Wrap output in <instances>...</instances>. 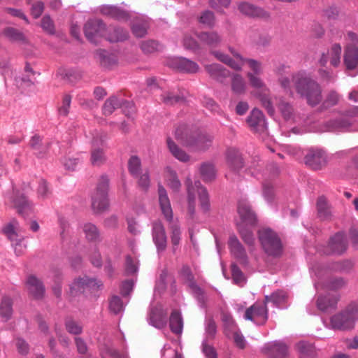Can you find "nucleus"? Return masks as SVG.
Returning a JSON list of instances; mask_svg holds the SVG:
<instances>
[{
  "mask_svg": "<svg viewBox=\"0 0 358 358\" xmlns=\"http://www.w3.org/2000/svg\"><path fill=\"white\" fill-rule=\"evenodd\" d=\"M141 49L145 54L152 53L159 49V44L152 40L145 41L141 43Z\"/></svg>",
  "mask_w": 358,
  "mask_h": 358,
  "instance_id": "obj_62",
  "label": "nucleus"
},
{
  "mask_svg": "<svg viewBox=\"0 0 358 358\" xmlns=\"http://www.w3.org/2000/svg\"><path fill=\"white\" fill-rule=\"evenodd\" d=\"M134 282L132 280H126L122 281L119 285V293L123 298L129 299V296L133 291Z\"/></svg>",
  "mask_w": 358,
  "mask_h": 358,
  "instance_id": "obj_58",
  "label": "nucleus"
},
{
  "mask_svg": "<svg viewBox=\"0 0 358 358\" xmlns=\"http://www.w3.org/2000/svg\"><path fill=\"white\" fill-rule=\"evenodd\" d=\"M287 295L286 292L282 290H278L270 296H265L264 303H272L277 307H281L287 301Z\"/></svg>",
  "mask_w": 358,
  "mask_h": 358,
  "instance_id": "obj_43",
  "label": "nucleus"
},
{
  "mask_svg": "<svg viewBox=\"0 0 358 358\" xmlns=\"http://www.w3.org/2000/svg\"><path fill=\"white\" fill-rule=\"evenodd\" d=\"M258 96L262 103V105L267 110L268 115L273 116L275 114V109L269 96L266 94H259Z\"/></svg>",
  "mask_w": 358,
  "mask_h": 358,
  "instance_id": "obj_61",
  "label": "nucleus"
},
{
  "mask_svg": "<svg viewBox=\"0 0 358 358\" xmlns=\"http://www.w3.org/2000/svg\"><path fill=\"white\" fill-rule=\"evenodd\" d=\"M238 8L240 12L248 17L268 18L269 13L260 7L254 6L248 2H242L238 4Z\"/></svg>",
  "mask_w": 358,
  "mask_h": 358,
  "instance_id": "obj_24",
  "label": "nucleus"
},
{
  "mask_svg": "<svg viewBox=\"0 0 358 358\" xmlns=\"http://www.w3.org/2000/svg\"><path fill=\"white\" fill-rule=\"evenodd\" d=\"M26 285L29 294L36 299H42L45 293L43 282L34 275H30L26 280Z\"/></svg>",
  "mask_w": 358,
  "mask_h": 358,
  "instance_id": "obj_21",
  "label": "nucleus"
},
{
  "mask_svg": "<svg viewBox=\"0 0 358 358\" xmlns=\"http://www.w3.org/2000/svg\"><path fill=\"white\" fill-rule=\"evenodd\" d=\"M347 249V240L343 233L338 232L333 236L326 247L319 251L324 255H341Z\"/></svg>",
  "mask_w": 358,
  "mask_h": 358,
  "instance_id": "obj_13",
  "label": "nucleus"
},
{
  "mask_svg": "<svg viewBox=\"0 0 358 358\" xmlns=\"http://www.w3.org/2000/svg\"><path fill=\"white\" fill-rule=\"evenodd\" d=\"M169 326L172 332L179 334L182 331V319L178 311L172 312L170 316Z\"/></svg>",
  "mask_w": 358,
  "mask_h": 358,
  "instance_id": "obj_46",
  "label": "nucleus"
},
{
  "mask_svg": "<svg viewBox=\"0 0 358 358\" xmlns=\"http://www.w3.org/2000/svg\"><path fill=\"white\" fill-rule=\"evenodd\" d=\"M90 154V162L92 166L99 167L106 162V145L103 140H101L100 145L96 143V140L93 142Z\"/></svg>",
  "mask_w": 358,
  "mask_h": 358,
  "instance_id": "obj_19",
  "label": "nucleus"
},
{
  "mask_svg": "<svg viewBox=\"0 0 358 358\" xmlns=\"http://www.w3.org/2000/svg\"><path fill=\"white\" fill-rule=\"evenodd\" d=\"M300 358H312L316 355L315 347L310 343L300 341L296 345Z\"/></svg>",
  "mask_w": 358,
  "mask_h": 358,
  "instance_id": "obj_41",
  "label": "nucleus"
},
{
  "mask_svg": "<svg viewBox=\"0 0 358 358\" xmlns=\"http://www.w3.org/2000/svg\"><path fill=\"white\" fill-rule=\"evenodd\" d=\"M159 203L162 214L169 223V229L171 234V240L173 245H179L181 239V230L178 221L173 220V214L171 202L168 196L166 190L162 185H158Z\"/></svg>",
  "mask_w": 358,
  "mask_h": 358,
  "instance_id": "obj_3",
  "label": "nucleus"
},
{
  "mask_svg": "<svg viewBox=\"0 0 358 358\" xmlns=\"http://www.w3.org/2000/svg\"><path fill=\"white\" fill-rule=\"evenodd\" d=\"M166 143L169 150L176 159L182 162H187L189 160V155L185 150L179 148L171 138H167Z\"/></svg>",
  "mask_w": 358,
  "mask_h": 358,
  "instance_id": "obj_35",
  "label": "nucleus"
},
{
  "mask_svg": "<svg viewBox=\"0 0 358 358\" xmlns=\"http://www.w3.org/2000/svg\"><path fill=\"white\" fill-rule=\"evenodd\" d=\"M115 106L120 107L122 109V111L128 117H131L136 111L134 103L129 101H124L120 103H116L113 100V108Z\"/></svg>",
  "mask_w": 358,
  "mask_h": 358,
  "instance_id": "obj_54",
  "label": "nucleus"
},
{
  "mask_svg": "<svg viewBox=\"0 0 358 358\" xmlns=\"http://www.w3.org/2000/svg\"><path fill=\"white\" fill-rule=\"evenodd\" d=\"M279 82L281 87L291 95L293 94L292 88L294 87L300 96L305 99L311 106H317L322 99L320 84L304 71L293 74L292 79L281 77Z\"/></svg>",
  "mask_w": 358,
  "mask_h": 358,
  "instance_id": "obj_1",
  "label": "nucleus"
},
{
  "mask_svg": "<svg viewBox=\"0 0 358 358\" xmlns=\"http://www.w3.org/2000/svg\"><path fill=\"white\" fill-rule=\"evenodd\" d=\"M259 239L265 251L268 255L279 256L282 251L281 241L277 234L270 229H262L259 231Z\"/></svg>",
  "mask_w": 358,
  "mask_h": 358,
  "instance_id": "obj_7",
  "label": "nucleus"
},
{
  "mask_svg": "<svg viewBox=\"0 0 358 358\" xmlns=\"http://www.w3.org/2000/svg\"><path fill=\"white\" fill-rule=\"evenodd\" d=\"M229 51L234 56V59L221 51H212L211 53L217 60L230 68L236 71H241L245 64V58L242 57L234 48L229 47Z\"/></svg>",
  "mask_w": 358,
  "mask_h": 358,
  "instance_id": "obj_12",
  "label": "nucleus"
},
{
  "mask_svg": "<svg viewBox=\"0 0 358 358\" xmlns=\"http://www.w3.org/2000/svg\"><path fill=\"white\" fill-rule=\"evenodd\" d=\"M152 235L157 251H164L166 248L167 239L165 229L161 222H153Z\"/></svg>",
  "mask_w": 358,
  "mask_h": 358,
  "instance_id": "obj_20",
  "label": "nucleus"
},
{
  "mask_svg": "<svg viewBox=\"0 0 358 358\" xmlns=\"http://www.w3.org/2000/svg\"><path fill=\"white\" fill-rule=\"evenodd\" d=\"M194 187L199 194L201 209L203 212H208L210 210V203L206 189L201 185L199 181H196Z\"/></svg>",
  "mask_w": 358,
  "mask_h": 358,
  "instance_id": "obj_39",
  "label": "nucleus"
},
{
  "mask_svg": "<svg viewBox=\"0 0 358 358\" xmlns=\"http://www.w3.org/2000/svg\"><path fill=\"white\" fill-rule=\"evenodd\" d=\"M18 227V222L16 220H13L3 229V233L13 243L23 240V236L19 235L17 231Z\"/></svg>",
  "mask_w": 358,
  "mask_h": 358,
  "instance_id": "obj_37",
  "label": "nucleus"
},
{
  "mask_svg": "<svg viewBox=\"0 0 358 358\" xmlns=\"http://www.w3.org/2000/svg\"><path fill=\"white\" fill-rule=\"evenodd\" d=\"M205 338L202 342V352L206 358H217V354L213 346L208 344V341L215 338L217 333V325L212 317H206L204 322Z\"/></svg>",
  "mask_w": 358,
  "mask_h": 358,
  "instance_id": "obj_10",
  "label": "nucleus"
},
{
  "mask_svg": "<svg viewBox=\"0 0 358 358\" xmlns=\"http://www.w3.org/2000/svg\"><path fill=\"white\" fill-rule=\"evenodd\" d=\"M188 201V213L192 217L195 213V189L189 178L186 180Z\"/></svg>",
  "mask_w": 358,
  "mask_h": 358,
  "instance_id": "obj_45",
  "label": "nucleus"
},
{
  "mask_svg": "<svg viewBox=\"0 0 358 358\" xmlns=\"http://www.w3.org/2000/svg\"><path fill=\"white\" fill-rule=\"evenodd\" d=\"M103 286L101 281L95 278H90L87 275L80 277L76 279L70 287L71 294L77 295L78 294H85V295H96V292L100 287Z\"/></svg>",
  "mask_w": 358,
  "mask_h": 358,
  "instance_id": "obj_8",
  "label": "nucleus"
},
{
  "mask_svg": "<svg viewBox=\"0 0 358 358\" xmlns=\"http://www.w3.org/2000/svg\"><path fill=\"white\" fill-rule=\"evenodd\" d=\"M317 209L318 216L322 220H327L331 216V210L324 197H320L317 201Z\"/></svg>",
  "mask_w": 358,
  "mask_h": 358,
  "instance_id": "obj_51",
  "label": "nucleus"
},
{
  "mask_svg": "<svg viewBox=\"0 0 358 358\" xmlns=\"http://www.w3.org/2000/svg\"><path fill=\"white\" fill-rule=\"evenodd\" d=\"M199 173L201 178L205 182H211L216 177V170L213 164L204 162L201 164Z\"/></svg>",
  "mask_w": 358,
  "mask_h": 358,
  "instance_id": "obj_38",
  "label": "nucleus"
},
{
  "mask_svg": "<svg viewBox=\"0 0 358 358\" xmlns=\"http://www.w3.org/2000/svg\"><path fill=\"white\" fill-rule=\"evenodd\" d=\"M351 123L345 118L331 120L326 122L324 131H348Z\"/></svg>",
  "mask_w": 358,
  "mask_h": 358,
  "instance_id": "obj_32",
  "label": "nucleus"
},
{
  "mask_svg": "<svg viewBox=\"0 0 358 358\" xmlns=\"http://www.w3.org/2000/svg\"><path fill=\"white\" fill-rule=\"evenodd\" d=\"M2 36L10 43L25 44L27 38L24 33L13 27H5L1 32Z\"/></svg>",
  "mask_w": 358,
  "mask_h": 358,
  "instance_id": "obj_26",
  "label": "nucleus"
},
{
  "mask_svg": "<svg viewBox=\"0 0 358 358\" xmlns=\"http://www.w3.org/2000/svg\"><path fill=\"white\" fill-rule=\"evenodd\" d=\"M106 31V24L97 18L89 20L84 26V33L91 43L97 44L99 38L104 36Z\"/></svg>",
  "mask_w": 358,
  "mask_h": 358,
  "instance_id": "obj_11",
  "label": "nucleus"
},
{
  "mask_svg": "<svg viewBox=\"0 0 358 358\" xmlns=\"http://www.w3.org/2000/svg\"><path fill=\"white\" fill-rule=\"evenodd\" d=\"M128 170L129 173L134 177L137 176L144 171L142 169L141 160L136 156H131L128 161Z\"/></svg>",
  "mask_w": 358,
  "mask_h": 358,
  "instance_id": "obj_47",
  "label": "nucleus"
},
{
  "mask_svg": "<svg viewBox=\"0 0 358 358\" xmlns=\"http://www.w3.org/2000/svg\"><path fill=\"white\" fill-rule=\"evenodd\" d=\"M42 29L50 35L55 33L54 22L49 15H45L41 20Z\"/></svg>",
  "mask_w": 358,
  "mask_h": 358,
  "instance_id": "obj_63",
  "label": "nucleus"
},
{
  "mask_svg": "<svg viewBox=\"0 0 358 358\" xmlns=\"http://www.w3.org/2000/svg\"><path fill=\"white\" fill-rule=\"evenodd\" d=\"M134 178L137 180L138 186L141 190L145 192L148 190L150 185V178L148 170H144L143 172L137 176H134Z\"/></svg>",
  "mask_w": 358,
  "mask_h": 358,
  "instance_id": "obj_55",
  "label": "nucleus"
},
{
  "mask_svg": "<svg viewBox=\"0 0 358 358\" xmlns=\"http://www.w3.org/2000/svg\"><path fill=\"white\" fill-rule=\"evenodd\" d=\"M180 275L185 283L187 285L190 289L192 294L197 300L199 306L201 308L206 306V297L203 290L196 284L194 280V275L192 273L191 268L187 265H184L181 268Z\"/></svg>",
  "mask_w": 358,
  "mask_h": 358,
  "instance_id": "obj_9",
  "label": "nucleus"
},
{
  "mask_svg": "<svg viewBox=\"0 0 358 358\" xmlns=\"http://www.w3.org/2000/svg\"><path fill=\"white\" fill-rule=\"evenodd\" d=\"M244 318L259 325L264 324L268 319L266 304L265 303L253 304L245 310Z\"/></svg>",
  "mask_w": 358,
  "mask_h": 358,
  "instance_id": "obj_14",
  "label": "nucleus"
},
{
  "mask_svg": "<svg viewBox=\"0 0 358 358\" xmlns=\"http://www.w3.org/2000/svg\"><path fill=\"white\" fill-rule=\"evenodd\" d=\"M13 300L9 296H3L0 304V315L5 320L10 319L13 314Z\"/></svg>",
  "mask_w": 358,
  "mask_h": 358,
  "instance_id": "obj_40",
  "label": "nucleus"
},
{
  "mask_svg": "<svg viewBox=\"0 0 358 358\" xmlns=\"http://www.w3.org/2000/svg\"><path fill=\"white\" fill-rule=\"evenodd\" d=\"M175 136L185 146L199 152L207 150L213 141L212 135L205 132H192L185 126L178 127L175 131Z\"/></svg>",
  "mask_w": 358,
  "mask_h": 358,
  "instance_id": "obj_2",
  "label": "nucleus"
},
{
  "mask_svg": "<svg viewBox=\"0 0 358 358\" xmlns=\"http://www.w3.org/2000/svg\"><path fill=\"white\" fill-rule=\"evenodd\" d=\"M305 164L313 170H319L327 164L326 153L320 149H310L304 157Z\"/></svg>",
  "mask_w": 358,
  "mask_h": 358,
  "instance_id": "obj_15",
  "label": "nucleus"
},
{
  "mask_svg": "<svg viewBox=\"0 0 358 358\" xmlns=\"http://www.w3.org/2000/svg\"><path fill=\"white\" fill-rule=\"evenodd\" d=\"M262 352L271 358H285L288 354V347L281 341H275L264 345Z\"/></svg>",
  "mask_w": 358,
  "mask_h": 358,
  "instance_id": "obj_18",
  "label": "nucleus"
},
{
  "mask_svg": "<svg viewBox=\"0 0 358 358\" xmlns=\"http://www.w3.org/2000/svg\"><path fill=\"white\" fill-rule=\"evenodd\" d=\"M343 62L348 70L358 68V47L345 45Z\"/></svg>",
  "mask_w": 358,
  "mask_h": 358,
  "instance_id": "obj_25",
  "label": "nucleus"
},
{
  "mask_svg": "<svg viewBox=\"0 0 358 358\" xmlns=\"http://www.w3.org/2000/svg\"><path fill=\"white\" fill-rule=\"evenodd\" d=\"M66 331L73 335H79L83 331V327L71 317H66L65 320Z\"/></svg>",
  "mask_w": 358,
  "mask_h": 358,
  "instance_id": "obj_57",
  "label": "nucleus"
},
{
  "mask_svg": "<svg viewBox=\"0 0 358 358\" xmlns=\"http://www.w3.org/2000/svg\"><path fill=\"white\" fill-rule=\"evenodd\" d=\"M182 44L185 49L196 52L201 49V43L196 40L191 33H185L182 39Z\"/></svg>",
  "mask_w": 358,
  "mask_h": 358,
  "instance_id": "obj_42",
  "label": "nucleus"
},
{
  "mask_svg": "<svg viewBox=\"0 0 358 358\" xmlns=\"http://www.w3.org/2000/svg\"><path fill=\"white\" fill-rule=\"evenodd\" d=\"M149 26L148 19L145 17H137L134 20L131 29L136 37L142 38L147 34Z\"/></svg>",
  "mask_w": 358,
  "mask_h": 358,
  "instance_id": "obj_30",
  "label": "nucleus"
},
{
  "mask_svg": "<svg viewBox=\"0 0 358 358\" xmlns=\"http://www.w3.org/2000/svg\"><path fill=\"white\" fill-rule=\"evenodd\" d=\"M222 321L224 326V333L227 337H231L232 332L237 330V327L232 316L227 313L222 314Z\"/></svg>",
  "mask_w": 358,
  "mask_h": 358,
  "instance_id": "obj_44",
  "label": "nucleus"
},
{
  "mask_svg": "<svg viewBox=\"0 0 358 358\" xmlns=\"http://www.w3.org/2000/svg\"><path fill=\"white\" fill-rule=\"evenodd\" d=\"M109 177L106 175L101 176L91 198L92 208L94 213L101 214L109 209Z\"/></svg>",
  "mask_w": 358,
  "mask_h": 358,
  "instance_id": "obj_4",
  "label": "nucleus"
},
{
  "mask_svg": "<svg viewBox=\"0 0 358 358\" xmlns=\"http://www.w3.org/2000/svg\"><path fill=\"white\" fill-rule=\"evenodd\" d=\"M338 297L331 294L320 296L317 299V308L323 312L336 308Z\"/></svg>",
  "mask_w": 358,
  "mask_h": 358,
  "instance_id": "obj_34",
  "label": "nucleus"
},
{
  "mask_svg": "<svg viewBox=\"0 0 358 358\" xmlns=\"http://www.w3.org/2000/svg\"><path fill=\"white\" fill-rule=\"evenodd\" d=\"M166 178L168 186L173 191L178 192L180 189L181 183L177 176L176 172L171 169H167Z\"/></svg>",
  "mask_w": 358,
  "mask_h": 358,
  "instance_id": "obj_49",
  "label": "nucleus"
},
{
  "mask_svg": "<svg viewBox=\"0 0 358 358\" xmlns=\"http://www.w3.org/2000/svg\"><path fill=\"white\" fill-rule=\"evenodd\" d=\"M172 66L178 71L190 73L197 72L199 69V65L196 62L185 57L174 59L172 62Z\"/></svg>",
  "mask_w": 358,
  "mask_h": 358,
  "instance_id": "obj_28",
  "label": "nucleus"
},
{
  "mask_svg": "<svg viewBox=\"0 0 358 358\" xmlns=\"http://www.w3.org/2000/svg\"><path fill=\"white\" fill-rule=\"evenodd\" d=\"M238 213L241 220V224L250 226L256 224V215L251 209L250 204L247 201H239L238 205Z\"/></svg>",
  "mask_w": 358,
  "mask_h": 358,
  "instance_id": "obj_23",
  "label": "nucleus"
},
{
  "mask_svg": "<svg viewBox=\"0 0 358 358\" xmlns=\"http://www.w3.org/2000/svg\"><path fill=\"white\" fill-rule=\"evenodd\" d=\"M358 321V304L351 303L342 312L333 315L330 326L333 329L348 330Z\"/></svg>",
  "mask_w": 358,
  "mask_h": 358,
  "instance_id": "obj_5",
  "label": "nucleus"
},
{
  "mask_svg": "<svg viewBox=\"0 0 358 358\" xmlns=\"http://www.w3.org/2000/svg\"><path fill=\"white\" fill-rule=\"evenodd\" d=\"M342 48L339 43H334L329 50L330 63L332 66L337 67L341 63V55Z\"/></svg>",
  "mask_w": 358,
  "mask_h": 358,
  "instance_id": "obj_53",
  "label": "nucleus"
},
{
  "mask_svg": "<svg viewBox=\"0 0 358 358\" xmlns=\"http://www.w3.org/2000/svg\"><path fill=\"white\" fill-rule=\"evenodd\" d=\"M229 166L234 171H238L243 166V162L239 151L235 148H229L227 152Z\"/></svg>",
  "mask_w": 358,
  "mask_h": 358,
  "instance_id": "obj_33",
  "label": "nucleus"
},
{
  "mask_svg": "<svg viewBox=\"0 0 358 358\" xmlns=\"http://www.w3.org/2000/svg\"><path fill=\"white\" fill-rule=\"evenodd\" d=\"M96 54L99 56L101 65L110 69L111 66L110 54L104 49L97 50Z\"/></svg>",
  "mask_w": 358,
  "mask_h": 358,
  "instance_id": "obj_60",
  "label": "nucleus"
},
{
  "mask_svg": "<svg viewBox=\"0 0 358 358\" xmlns=\"http://www.w3.org/2000/svg\"><path fill=\"white\" fill-rule=\"evenodd\" d=\"M82 230L88 241L96 243L101 241L100 232L94 224L90 222L83 224Z\"/></svg>",
  "mask_w": 358,
  "mask_h": 358,
  "instance_id": "obj_36",
  "label": "nucleus"
},
{
  "mask_svg": "<svg viewBox=\"0 0 358 358\" xmlns=\"http://www.w3.org/2000/svg\"><path fill=\"white\" fill-rule=\"evenodd\" d=\"M247 122L251 129L255 131H264L267 127L264 114L257 108H254L251 111L247 118Z\"/></svg>",
  "mask_w": 358,
  "mask_h": 358,
  "instance_id": "obj_22",
  "label": "nucleus"
},
{
  "mask_svg": "<svg viewBox=\"0 0 358 358\" xmlns=\"http://www.w3.org/2000/svg\"><path fill=\"white\" fill-rule=\"evenodd\" d=\"M258 76L252 72L247 73L250 85L257 89H266L264 83Z\"/></svg>",
  "mask_w": 358,
  "mask_h": 358,
  "instance_id": "obj_64",
  "label": "nucleus"
},
{
  "mask_svg": "<svg viewBox=\"0 0 358 358\" xmlns=\"http://www.w3.org/2000/svg\"><path fill=\"white\" fill-rule=\"evenodd\" d=\"M129 301V299L113 295V314L123 312Z\"/></svg>",
  "mask_w": 358,
  "mask_h": 358,
  "instance_id": "obj_59",
  "label": "nucleus"
},
{
  "mask_svg": "<svg viewBox=\"0 0 358 358\" xmlns=\"http://www.w3.org/2000/svg\"><path fill=\"white\" fill-rule=\"evenodd\" d=\"M161 99L164 103L169 106L174 105L185 100L182 95L175 94L173 92L169 91L164 92L161 95Z\"/></svg>",
  "mask_w": 358,
  "mask_h": 358,
  "instance_id": "obj_52",
  "label": "nucleus"
},
{
  "mask_svg": "<svg viewBox=\"0 0 358 358\" xmlns=\"http://www.w3.org/2000/svg\"><path fill=\"white\" fill-rule=\"evenodd\" d=\"M205 69L213 79L220 83L229 76V71L219 64L206 65Z\"/></svg>",
  "mask_w": 358,
  "mask_h": 358,
  "instance_id": "obj_27",
  "label": "nucleus"
},
{
  "mask_svg": "<svg viewBox=\"0 0 358 358\" xmlns=\"http://www.w3.org/2000/svg\"><path fill=\"white\" fill-rule=\"evenodd\" d=\"M5 199L6 203L16 209L17 213L24 217L33 213V203L20 190L13 187L12 192L7 193Z\"/></svg>",
  "mask_w": 358,
  "mask_h": 358,
  "instance_id": "obj_6",
  "label": "nucleus"
},
{
  "mask_svg": "<svg viewBox=\"0 0 358 358\" xmlns=\"http://www.w3.org/2000/svg\"><path fill=\"white\" fill-rule=\"evenodd\" d=\"M228 245L231 255L236 259L240 264L248 266L249 263L248 257L245 249L238 238L234 235L231 236L229 239Z\"/></svg>",
  "mask_w": 358,
  "mask_h": 358,
  "instance_id": "obj_16",
  "label": "nucleus"
},
{
  "mask_svg": "<svg viewBox=\"0 0 358 358\" xmlns=\"http://www.w3.org/2000/svg\"><path fill=\"white\" fill-rule=\"evenodd\" d=\"M238 232L243 241L249 246H252L255 243V237L252 231L245 227L243 224H237Z\"/></svg>",
  "mask_w": 358,
  "mask_h": 358,
  "instance_id": "obj_50",
  "label": "nucleus"
},
{
  "mask_svg": "<svg viewBox=\"0 0 358 358\" xmlns=\"http://www.w3.org/2000/svg\"><path fill=\"white\" fill-rule=\"evenodd\" d=\"M201 45L209 48L219 47L222 43V35L216 31H203L195 34Z\"/></svg>",
  "mask_w": 358,
  "mask_h": 358,
  "instance_id": "obj_17",
  "label": "nucleus"
},
{
  "mask_svg": "<svg viewBox=\"0 0 358 358\" xmlns=\"http://www.w3.org/2000/svg\"><path fill=\"white\" fill-rule=\"evenodd\" d=\"M148 322L157 329H163L166 325V315L158 308H153L150 310Z\"/></svg>",
  "mask_w": 358,
  "mask_h": 358,
  "instance_id": "obj_29",
  "label": "nucleus"
},
{
  "mask_svg": "<svg viewBox=\"0 0 358 358\" xmlns=\"http://www.w3.org/2000/svg\"><path fill=\"white\" fill-rule=\"evenodd\" d=\"M231 90L236 94H243L246 90V83L239 74H234L231 79Z\"/></svg>",
  "mask_w": 358,
  "mask_h": 358,
  "instance_id": "obj_48",
  "label": "nucleus"
},
{
  "mask_svg": "<svg viewBox=\"0 0 358 358\" xmlns=\"http://www.w3.org/2000/svg\"><path fill=\"white\" fill-rule=\"evenodd\" d=\"M50 144V143H48L46 145H43L42 143V137L38 134L34 135L29 143L30 148L36 151L35 155L38 158L45 157L49 149Z\"/></svg>",
  "mask_w": 358,
  "mask_h": 358,
  "instance_id": "obj_31",
  "label": "nucleus"
},
{
  "mask_svg": "<svg viewBox=\"0 0 358 358\" xmlns=\"http://www.w3.org/2000/svg\"><path fill=\"white\" fill-rule=\"evenodd\" d=\"M199 22L206 27H213L215 24L214 13L210 10H205L202 12L199 17Z\"/></svg>",
  "mask_w": 358,
  "mask_h": 358,
  "instance_id": "obj_56",
  "label": "nucleus"
}]
</instances>
